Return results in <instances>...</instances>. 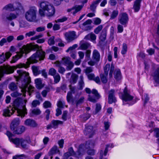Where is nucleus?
I'll return each mask as SVG.
<instances>
[{
  "instance_id": "4c0bfd02",
  "label": "nucleus",
  "mask_w": 159,
  "mask_h": 159,
  "mask_svg": "<svg viewBox=\"0 0 159 159\" xmlns=\"http://www.w3.org/2000/svg\"><path fill=\"white\" fill-rule=\"evenodd\" d=\"M77 80V75L75 74H73L71 75V78L70 80V82L71 84H74L76 82Z\"/></svg>"
},
{
  "instance_id": "4468645a",
  "label": "nucleus",
  "mask_w": 159,
  "mask_h": 159,
  "mask_svg": "<svg viewBox=\"0 0 159 159\" xmlns=\"http://www.w3.org/2000/svg\"><path fill=\"white\" fill-rule=\"evenodd\" d=\"M133 98V97L131 95L128 91L126 88H125L124 90V93L122 95V99L123 102H128L131 101Z\"/></svg>"
},
{
  "instance_id": "e433bc0d",
  "label": "nucleus",
  "mask_w": 159,
  "mask_h": 159,
  "mask_svg": "<svg viewBox=\"0 0 159 159\" xmlns=\"http://www.w3.org/2000/svg\"><path fill=\"white\" fill-rule=\"evenodd\" d=\"M114 77L117 80H120L121 78V75L120 70H117L114 72Z\"/></svg>"
},
{
  "instance_id": "f3484780",
  "label": "nucleus",
  "mask_w": 159,
  "mask_h": 159,
  "mask_svg": "<svg viewBox=\"0 0 159 159\" xmlns=\"http://www.w3.org/2000/svg\"><path fill=\"white\" fill-rule=\"evenodd\" d=\"M84 133L85 134L87 135L89 137L91 138L94 134L95 131L93 130L92 126L89 125L86 127Z\"/></svg>"
},
{
  "instance_id": "7ed1b4c3",
  "label": "nucleus",
  "mask_w": 159,
  "mask_h": 159,
  "mask_svg": "<svg viewBox=\"0 0 159 159\" xmlns=\"http://www.w3.org/2000/svg\"><path fill=\"white\" fill-rule=\"evenodd\" d=\"M18 6L16 9L18 10L16 13L10 12L7 13V11H13L15 10L13 5L11 3L6 5L4 6L2 10V13L1 15V19L4 21H11L16 18L19 14L21 12L23 7L20 3H17Z\"/></svg>"
},
{
  "instance_id": "9d476101",
  "label": "nucleus",
  "mask_w": 159,
  "mask_h": 159,
  "mask_svg": "<svg viewBox=\"0 0 159 159\" xmlns=\"http://www.w3.org/2000/svg\"><path fill=\"white\" fill-rule=\"evenodd\" d=\"M94 145L93 143L91 141H87L86 142L85 145L82 148V150H85L86 149H88L87 151V154L93 156L95 154V150L92 149Z\"/></svg>"
},
{
  "instance_id": "a878e982",
  "label": "nucleus",
  "mask_w": 159,
  "mask_h": 159,
  "mask_svg": "<svg viewBox=\"0 0 159 159\" xmlns=\"http://www.w3.org/2000/svg\"><path fill=\"white\" fill-rule=\"evenodd\" d=\"M36 87L38 89H40L44 86L42 84V80L40 78L36 79L34 80Z\"/></svg>"
},
{
  "instance_id": "5fc2aeb1",
  "label": "nucleus",
  "mask_w": 159,
  "mask_h": 159,
  "mask_svg": "<svg viewBox=\"0 0 159 159\" xmlns=\"http://www.w3.org/2000/svg\"><path fill=\"white\" fill-rule=\"evenodd\" d=\"M51 106V103L48 101H45L43 103V106L45 108L50 107Z\"/></svg>"
},
{
  "instance_id": "3c124183",
  "label": "nucleus",
  "mask_w": 159,
  "mask_h": 159,
  "mask_svg": "<svg viewBox=\"0 0 159 159\" xmlns=\"http://www.w3.org/2000/svg\"><path fill=\"white\" fill-rule=\"evenodd\" d=\"M118 12L117 10H114L112 12L110 16L111 19H113L115 18L118 15Z\"/></svg>"
},
{
  "instance_id": "ea45409f",
  "label": "nucleus",
  "mask_w": 159,
  "mask_h": 159,
  "mask_svg": "<svg viewBox=\"0 0 159 159\" xmlns=\"http://www.w3.org/2000/svg\"><path fill=\"white\" fill-rule=\"evenodd\" d=\"M107 75H106L105 74H102L100 75V77L102 82L103 83H106L107 81Z\"/></svg>"
},
{
  "instance_id": "cd10ccee",
  "label": "nucleus",
  "mask_w": 159,
  "mask_h": 159,
  "mask_svg": "<svg viewBox=\"0 0 159 159\" xmlns=\"http://www.w3.org/2000/svg\"><path fill=\"white\" fill-rule=\"evenodd\" d=\"M30 116H37L40 114L41 113V111L40 109L38 108H34L30 110Z\"/></svg>"
},
{
  "instance_id": "39448f33",
  "label": "nucleus",
  "mask_w": 159,
  "mask_h": 159,
  "mask_svg": "<svg viewBox=\"0 0 159 159\" xmlns=\"http://www.w3.org/2000/svg\"><path fill=\"white\" fill-rule=\"evenodd\" d=\"M7 135L9 138L11 142L16 146H20L24 149H27L28 148V144L31 142L29 138L27 139L12 138L14 135L10 132L7 131Z\"/></svg>"
},
{
  "instance_id": "774afa93",
  "label": "nucleus",
  "mask_w": 159,
  "mask_h": 159,
  "mask_svg": "<svg viewBox=\"0 0 159 159\" xmlns=\"http://www.w3.org/2000/svg\"><path fill=\"white\" fill-rule=\"evenodd\" d=\"M94 24L98 25L100 24L101 22V19L98 18H96L94 19Z\"/></svg>"
},
{
  "instance_id": "13d9d810",
  "label": "nucleus",
  "mask_w": 159,
  "mask_h": 159,
  "mask_svg": "<svg viewBox=\"0 0 159 159\" xmlns=\"http://www.w3.org/2000/svg\"><path fill=\"white\" fill-rule=\"evenodd\" d=\"M21 94L18 93L17 92H15L11 94V95L12 97L16 98L20 96Z\"/></svg>"
},
{
  "instance_id": "2f4dec72",
  "label": "nucleus",
  "mask_w": 159,
  "mask_h": 159,
  "mask_svg": "<svg viewBox=\"0 0 159 159\" xmlns=\"http://www.w3.org/2000/svg\"><path fill=\"white\" fill-rule=\"evenodd\" d=\"M32 69L34 75L37 76L41 73V69L39 67L33 66Z\"/></svg>"
},
{
  "instance_id": "de8ad7c7",
  "label": "nucleus",
  "mask_w": 159,
  "mask_h": 159,
  "mask_svg": "<svg viewBox=\"0 0 159 159\" xmlns=\"http://www.w3.org/2000/svg\"><path fill=\"white\" fill-rule=\"evenodd\" d=\"M9 89L12 91L16 90L17 88L16 85L14 83H11L9 85Z\"/></svg>"
},
{
  "instance_id": "72a5a7b5",
  "label": "nucleus",
  "mask_w": 159,
  "mask_h": 159,
  "mask_svg": "<svg viewBox=\"0 0 159 159\" xmlns=\"http://www.w3.org/2000/svg\"><path fill=\"white\" fill-rule=\"evenodd\" d=\"M101 1V0H97L93 2L90 5V10L93 11H94L95 10L97 5Z\"/></svg>"
},
{
  "instance_id": "69168bd1",
  "label": "nucleus",
  "mask_w": 159,
  "mask_h": 159,
  "mask_svg": "<svg viewBox=\"0 0 159 159\" xmlns=\"http://www.w3.org/2000/svg\"><path fill=\"white\" fill-rule=\"evenodd\" d=\"M92 67H87L85 70V72L86 74L87 75L89 74V73L92 72L93 71Z\"/></svg>"
},
{
  "instance_id": "c03bdc74",
  "label": "nucleus",
  "mask_w": 159,
  "mask_h": 159,
  "mask_svg": "<svg viewBox=\"0 0 159 159\" xmlns=\"http://www.w3.org/2000/svg\"><path fill=\"white\" fill-rule=\"evenodd\" d=\"M57 106L60 108H63L65 106L67 107V106L65 105V102L63 100H59L58 102Z\"/></svg>"
},
{
  "instance_id": "37998d69",
  "label": "nucleus",
  "mask_w": 159,
  "mask_h": 159,
  "mask_svg": "<svg viewBox=\"0 0 159 159\" xmlns=\"http://www.w3.org/2000/svg\"><path fill=\"white\" fill-rule=\"evenodd\" d=\"M58 73L57 72V70L54 68H51L49 69L48 72L49 75L52 76H54Z\"/></svg>"
},
{
  "instance_id": "423d86ee",
  "label": "nucleus",
  "mask_w": 159,
  "mask_h": 159,
  "mask_svg": "<svg viewBox=\"0 0 159 159\" xmlns=\"http://www.w3.org/2000/svg\"><path fill=\"white\" fill-rule=\"evenodd\" d=\"M17 72L19 74L18 80L22 83L21 90L23 92L25 93L27 90V86L30 81L29 74L21 70H17Z\"/></svg>"
},
{
  "instance_id": "c756f323",
  "label": "nucleus",
  "mask_w": 159,
  "mask_h": 159,
  "mask_svg": "<svg viewBox=\"0 0 159 159\" xmlns=\"http://www.w3.org/2000/svg\"><path fill=\"white\" fill-rule=\"evenodd\" d=\"M84 38L86 39L90 40L94 42L96 39V36L94 34L92 33L86 35Z\"/></svg>"
},
{
  "instance_id": "1a4fd4ad",
  "label": "nucleus",
  "mask_w": 159,
  "mask_h": 159,
  "mask_svg": "<svg viewBox=\"0 0 159 159\" xmlns=\"http://www.w3.org/2000/svg\"><path fill=\"white\" fill-rule=\"evenodd\" d=\"M92 58L93 60H90L88 62V64L89 65L94 66L96 63H98L100 61V55L97 50L94 49L93 51Z\"/></svg>"
},
{
  "instance_id": "393cba45",
  "label": "nucleus",
  "mask_w": 159,
  "mask_h": 159,
  "mask_svg": "<svg viewBox=\"0 0 159 159\" xmlns=\"http://www.w3.org/2000/svg\"><path fill=\"white\" fill-rule=\"evenodd\" d=\"M25 130V128L24 126H20L15 128L14 130H12L14 131L15 134H20L23 132Z\"/></svg>"
},
{
  "instance_id": "7c9ffc66",
  "label": "nucleus",
  "mask_w": 159,
  "mask_h": 159,
  "mask_svg": "<svg viewBox=\"0 0 159 159\" xmlns=\"http://www.w3.org/2000/svg\"><path fill=\"white\" fill-rule=\"evenodd\" d=\"M141 1L142 0H136L134 2L133 8L135 12H137L139 10Z\"/></svg>"
},
{
  "instance_id": "4be33fe9",
  "label": "nucleus",
  "mask_w": 159,
  "mask_h": 159,
  "mask_svg": "<svg viewBox=\"0 0 159 159\" xmlns=\"http://www.w3.org/2000/svg\"><path fill=\"white\" fill-rule=\"evenodd\" d=\"M11 55V53L10 52H6L5 54H4V53H2L1 55H0V64L5 61L6 59L9 58Z\"/></svg>"
},
{
  "instance_id": "f8f14e48",
  "label": "nucleus",
  "mask_w": 159,
  "mask_h": 159,
  "mask_svg": "<svg viewBox=\"0 0 159 159\" xmlns=\"http://www.w3.org/2000/svg\"><path fill=\"white\" fill-rule=\"evenodd\" d=\"M91 93L94 95V96L89 94L88 96V100L90 102L95 103L100 98L101 96L98 93V91L95 89H92Z\"/></svg>"
},
{
  "instance_id": "09e8293b",
  "label": "nucleus",
  "mask_w": 159,
  "mask_h": 159,
  "mask_svg": "<svg viewBox=\"0 0 159 159\" xmlns=\"http://www.w3.org/2000/svg\"><path fill=\"white\" fill-rule=\"evenodd\" d=\"M106 33L105 31H103L101 33L99 39L102 41H104L106 38Z\"/></svg>"
},
{
  "instance_id": "bf43d9fd",
  "label": "nucleus",
  "mask_w": 159,
  "mask_h": 159,
  "mask_svg": "<svg viewBox=\"0 0 159 159\" xmlns=\"http://www.w3.org/2000/svg\"><path fill=\"white\" fill-rule=\"evenodd\" d=\"M143 99L144 100V103L145 104L149 100V98L147 94H144L143 97Z\"/></svg>"
},
{
  "instance_id": "6e6552de",
  "label": "nucleus",
  "mask_w": 159,
  "mask_h": 159,
  "mask_svg": "<svg viewBox=\"0 0 159 159\" xmlns=\"http://www.w3.org/2000/svg\"><path fill=\"white\" fill-rule=\"evenodd\" d=\"M30 47L28 46L23 45L21 48L20 49L19 52H16V54L12 57L11 61V63L16 62L18 60L21 58L23 56L24 53L27 54L30 50Z\"/></svg>"
},
{
  "instance_id": "58836bf2",
  "label": "nucleus",
  "mask_w": 159,
  "mask_h": 159,
  "mask_svg": "<svg viewBox=\"0 0 159 159\" xmlns=\"http://www.w3.org/2000/svg\"><path fill=\"white\" fill-rule=\"evenodd\" d=\"M19 27L20 28H26L28 27V23L25 20H21L19 21Z\"/></svg>"
},
{
  "instance_id": "a19ab883",
  "label": "nucleus",
  "mask_w": 159,
  "mask_h": 159,
  "mask_svg": "<svg viewBox=\"0 0 159 159\" xmlns=\"http://www.w3.org/2000/svg\"><path fill=\"white\" fill-rule=\"evenodd\" d=\"M90 44L89 43H85L81 44L80 48V49L85 50L88 48Z\"/></svg>"
},
{
  "instance_id": "ddd939ff",
  "label": "nucleus",
  "mask_w": 159,
  "mask_h": 159,
  "mask_svg": "<svg viewBox=\"0 0 159 159\" xmlns=\"http://www.w3.org/2000/svg\"><path fill=\"white\" fill-rule=\"evenodd\" d=\"M62 63L66 66V69L68 70H70L73 67L74 64L70 61V58L69 57H64L62 58Z\"/></svg>"
},
{
  "instance_id": "20e7f679",
  "label": "nucleus",
  "mask_w": 159,
  "mask_h": 159,
  "mask_svg": "<svg viewBox=\"0 0 159 159\" xmlns=\"http://www.w3.org/2000/svg\"><path fill=\"white\" fill-rule=\"evenodd\" d=\"M40 8L39 12L40 16L42 17L45 16L51 17L55 13V8L53 6L47 2H42L39 3Z\"/></svg>"
},
{
  "instance_id": "680f3d73",
  "label": "nucleus",
  "mask_w": 159,
  "mask_h": 159,
  "mask_svg": "<svg viewBox=\"0 0 159 159\" xmlns=\"http://www.w3.org/2000/svg\"><path fill=\"white\" fill-rule=\"evenodd\" d=\"M36 34V32L34 31H30L26 33L25 34L26 37H30Z\"/></svg>"
},
{
  "instance_id": "c85d7f7f",
  "label": "nucleus",
  "mask_w": 159,
  "mask_h": 159,
  "mask_svg": "<svg viewBox=\"0 0 159 159\" xmlns=\"http://www.w3.org/2000/svg\"><path fill=\"white\" fill-rule=\"evenodd\" d=\"M20 121L18 118L14 119L12 121L11 125V128L12 130H14L15 128L19 124Z\"/></svg>"
},
{
  "instance_id": "338daca9",
  "label": "nucleus",
  "mask_w": 159,
  "mask_h": 159,
  "mask_svg": "<svg viewBox=\"0 0 159 159\" xmlns=\"http://www.w3.org/2000/svg\"><path fill=\"white\" fill-rule=\"evenodd\" d=\"M65 71L66 69L64 68L61 66L59 67L58 69V71L60 73L63 74Z\"/></svg>"
},
{
  "instance_id": "473e14b6",
  "label": "nucleus",
  "mask_w": 159,
  "mask_h": 159,
  "mask_svg": "<svg viewBox=\"0 0 159 159\" xmlns=\"http://www.w3.org/2000/svg\"><path fill=\"white\" fill-rule=\"evenodd\" d=\"M80 78V80L78 82V89L79 90H81L84 86V84L83 81V76L82 75H81Z\"/></svg>"
},
{
  "instance_id": "a18cd8bd",
  "label": "nucleus",
  "mask_w": 159,
  "mask_h": 159,
  "mask_svg": "<svg viewBox=\"0 0 159 159\" xmlns=\"http://www.w3.org/2000/svg\"><path fill=\"white\" fill-rule=\"evenodd\" d=\"M90 116V114L88 113L84 114L81 116L82 120L84 121L87 120Z\"/></svg>"
},
{
  "instance_id": "f704fd0d",
  "label": "nucleus",
  "mask_w": 159,
  "mask_h": 159,
  "mask_svg": "<svg viewBox=\"0 0 159 159\" xmlns=\"http://www.w3.org/2000/svg\"><path fill=\"white\" fill-rule=\"evenodd\" d=\"M59 152V151L58 149L57 146H54L51 149L49 152V154L51 155H52Z\"/></svg>"
},
{
  "instance_id": "052dcab7",
  "label": "nucleus",
  "mask_w": 159,
  "mask_h": 159,
  "mask_svg": "<svg viewBox=\"0 0 159 159\" xmlns=\"http://www.w3.org/2000/svg\"><path fill=\"white\" fill-rule=\"evenodd\" d=\"M41 73L42 74V75L44 78L47 79L48 77V75L45 69H43L41 71Z\"/></svg>"
},
{
  "instance_id": "6e6d98bb",
  "label": "nucleus",
  "mask_w": 159,
  "mask_h": 159,
  "mask_svg": "<svg viewBox=\"0 0 159 159\" xmlns=\"http://www.w3.org/2000/svg\"><path fill=\"white\" fill-rule=\"evenodd\" d=\"M102 28V25L98 26L94 30V32L96 34H98Z\"/></svg>"
},
{
  "instance_id": "b1692460",
  "label": "nucleus",
  "mask_w": 159,
  "mask_h": 159,
  "mask_svg": "<svg viewBox=\"0 0 159 159\" xmlns=\"http://www.w3.org/2000/svg\"><path fill=\"white\" fill-rule=\"evenodd\" d=\"M25 124L26 125L32 127H35L37 125L36 122L34 120L31 119L26 120L25 122Z\"/></svg>"
},
{
  "instance_id": "a211bd4d",
  "label": "nucleus",
  "mask_w": 159,
  "mask_h": 159,
  "mask_svg": "<svg viewBox=\"0 0 159 159\" xmlns=\"http://www.w3.org/2000/svg\"><path fill=\"white\" fill-rule=\"evenodd\" d=\"M83 5H76L72 8L68 9L67 10L68 12H71L74 15L76 13L80 11L83 7Z\"/></svg>"
},
{
  "instance_id": "0e129e2a",
  "label": "nucleus",
  "mask_w": 159,
  "mask_h": 159,
  "mask_svg": "<svg viewBox=\"0 0 159 159\" xmlns=\"http://www.w3.org/2000/svg\"><path fill=\"white\" fill-rule=\"evenodd\" d=\"M104 125L105 130H108L110 126V123L108 121H105L104 122Z\"/></svg>"
},
{
  "instance_id": "f257e3e1",
  "label": "nucleus",
  "mask_w": 159,
  "mask_h": 159,
  "mask_svg": "<svg viewBox=\"0 0 159 159\" xmlns=\"http://www.w3.org/2000/svg\"><path fill=\"white\" fill-rule=\"evenodd\" d=\"M26 46L30 47V50H37L36 52L33 54L31 57L27 59V61L25 64L20 63L16 65V67L11 66H4L0 67V80L4 74H10L13 73L14 69L16 68H25L29 67L31 63L37 62L39 60H43L44 58L45 53L43 51L40 47H39L37 44L29 45Z\"/></svg>"
},
{
  "instance_id": "f03ea898",
  "label": "nucleus",
  "mask_w": 159,
  "mask_h": 159,
  "mask_svg": "<svg viewBox=\"0 0 159 159\" xmlns=\"http://www.w3.org/2000/svg\"><path fill=\"white\" fill-rule=\"evenodd\" d=\"M26 102V100L17 98L14 102V107H10L3 110V116L5 117H10L16 110L18 113V116L22 118L24 117L27 114V109L25 107Z\"/></svg>"
},
{
  "instance_id": "8fccbe9b",
  "label": "nucleus",
  "mask_w": 159,
  "mask_h": 159,
  "mask_svg": "<svg viewBox=\"0 0 159 159\" xmlns=\"http://www.w3.org/2000/svg\"><path fill=\"white\" fill-rule=\"evenodd\" d=\"M67 100L68 102H72L73 101V96L70 92L68 93L67 95Z\"/></svg>"
},
{
  "instance_id": "e2e57ef3",
  "label": "nucleus",
  "mask_w": 159,
  "mask_h": 159,
  "mask_svg": "<svg viewBox=\"0 0 159 159\" xmlns=\"http://www.w3.org/2000/svg\"><path fill=\"white\" fill-rule=\"evenodd\" d=\"M39 104V102L37 100H34L32 103V107H35Z\"/></svg>"
},
{
  "instance_id": "2eb2a0df",
  "label": "nucleus",
  "mask_w": 159,
  "mask_h": 159,
  "mask_svg": "<svg viewBox=\"0 0 159 159\" xmlns=\"http://www.w3.org/2000/svg\"><path fill=\"white\" fill-rule=\"evenodd\" d=\"M114 69V66L113 64H111V67L109 64H107L104 68V74L106 75H108V71L110 70L109 75L110 77H111Z\"/></svg>"
},
{
  "instance_id": "4d7b16f0",
  "label": "nucleus",
  "mask_w": 159,
  "mask_h": 159,
  "mask_svg": "<svg viewBox=\"0 0 159 159\" xmlns=\"http://www.w3.org/2000/svg\"><path fill=\"white\" fill-rule=\"evenodd\" d=\"M54 37L52 36L48 40V43L50 45H52L54 44Z\"/></svg>"
},
{
  "instance_id": "603ef678",
  "label": "nucleus",
  "mask_w": 159,
  "mask_h": 159,
  "mask_svg": "<svg viewBox=\"0 0 159 159\" xmlns=\"http://www.w3.org/2000/svg\"><path fill=\"white\" fill-rule=\"evenodd\" d=\"M78 45L77 44H75L73 45L72 46L68 48L66 50V52H69V51H75L74 49L77 48Z\"/></svg>"
},
{
  "instance_id": "6ab92c4d",
  "label": "nucleus",
  "mask_w": 159,
  "mask_h": 159,
  "mask_svg": "<svg viewBox=\"0 0 159 159\" xmlns=\"http://www.w3.org/2000/svg\"><path fill=\"white\" fill-rule=\"evenodd\" d=\"M84 146V145L81 144L79 147V149L78 152H77L76 154H75V152H74L73 148L72 147H70L68 149V152L69 153H70V154L72 156H75V157H79L80 156L81 153L80 152H82V148Z\"/></svg>"
},
{
  "instance_id": "aec40b11",
  "label": "nucleus",
  "mask_w": 159,
  "mask_h": 159,
  "mask_svg": "<svg viewBox=\"0 0 159 159\" xmlns=\"http://www.w3.org/2000/svg\"><path fill=\"white\" fill-rule=\"evenodd\" d=\"M81 92H80L76 94L75 96V98L76 99L75 103L76 106L83 103L84 100V98L83 96H81L80 98L79 97L81 94Z\"/></svg>"
},
{
  "instance_id": "79ce46f5",
  "label": "nucleus",
  "mask_w": 159,
  "mask_h": 159,
  "mask_svg": "<svg viewBox=\"0 0 159 159\" xmlns=\"http://www.w3.org/2000/svg\"><path fill=\"white\" fill-rule=\"evenodd\" d=\"M127 51V46L126 44L124 43L123 44L122 49L121 51V53L122 54L124 55L126 53Z\"/></svg>"
},
{
  "instance_id": "864d4df0",
  "label": "nucleus",
  "mask_w": 159,
  "mask_h": 159,
  "mask_svg": "<svg viewBox=\"0 0 159 159\" xmlns=\"http://www.w3.org/2000/svg\"><path fill=\"white\" fill-rule=\"evenodd\" d=\"M68 18L66 17H63L61 18L57 19L55 20L56 23L63 22L66 21L67 20Z\"/></svg>"
},
{
  "instance_id": "412c9836",
  "label": "nucleus",
  "mask_w": 159,
  "mask_h": 159,
  "mask_svg": "<svg viewBox=\"0 0 159 159\" xmlns=\"http://www.w3.org/2000/svg\"><path fill=\"white\" fill-rule=\"evenodd\" d=\"M115 91L113 89L111 90L109 92L108 96V102L111 104L115 102L116 101V98L114 95Z\"/></svg>"
},
{
  "instance_id": "0eeeda50",
  "label": "nucleus",
  "mask_w": 159,
  "mask_h": 159,
  "mask_svg": "<svg viewBox=\"0 0 159 159\" xmlns=\"http://www.w3.org/2000/svg\"><path fill=\"white\" fill-rule=\"evenodd\" d=\"M37 8L35 7H30L25 13V19L30 22L37 21Z\"/></svg>"
},
{
  "instance_id": "dca6fc26",
  "label": "nucleus",
  "mask_w": 159,
  "mask_h": 159,
  "mask_svg": "<svg viewBox=\"0 0 159 159\" xmlns=\"http://www.w3.org/2000/svg\"><path fill=\"white\" fill-rule=\"evenodd\" d=\"M118 20L120 23L122 25H126L128 20V15L125 13L120 14L119 16Z\"/></svg>"
},
{
  "instance_id": "bb28decb",
  "label": "nucleus",
  "mask_w": 159,
  "mask_h": 159,
  "mask_svg": "<svg viewBox=\"0 0 159 159\" xmlns=\"http://www.w3.org/2000/svg\"><path fill=\"white\" fill-rule=\"evenodd\" d=\"M152 75L156 82L159 83V68L155 70Z\"/></svg>"
},
{
  "instance_id": "9b49d317",
  "label": "nucleus",
  "mask_w": 159,
  "mask_h": 159,
  "mask_svg": "<svg viewBox=\"0 0 159 159\" xmlns=\"http://www.w3.org/2000/svg\"><path fill=\"white\" fill-rule=\"evenodd\" d=\"M65 38L68 43L71 42L77 38L76 33L74 31H70L64 34Z\"/></svg>"
},
{
  "instance_id": "c9c22d12",
  "label": "nucleus",
  "mask_w": 159,
  "mask_h": 159,
  "mask_svg": "<svg viewBox=\"0 0 159 159\" xmlns=\"http://www.w3.org/2000/svg\"><path fill=\"white\" fill-rule=\"evenodd\" d=\"M53 126V127L54 128H56L58 125L62 124L63 122L61 120H53L51 122Z\"/></svg>"
},
{
  "instance_id": "5701e85b",
  "label": "nucleus",
  "mask_w": 159,
  "mask_h": 159,
  "mask_svg": "<svg viewBox=\"0 0 159 159\" xmlns=\"http://www.w3.org/2000/svg\"><path fill=\"white\" fill-rule=\"evenodd\" d=\"M92 22L91 20H88L83 24L82 29L85 31L91 30V27L89 25H90Z\"/></svg>"
},
{
  "instance_id": "49530a36",
  "label": "nucleus",
  "mask_w": 159,
  "mask_h": 159,
  "mask_svg": "<svg viewBox=\"0 0 159 159\" xmlns=\"http://www.w3.org/2000/svg\"><path fill=\"white\" fill-rule=\"evenodd\" d=\"M54 79V82L57 84L59 82L61 79V77L58 73L53 76Z\"/></svg>"
}]
</instances>
